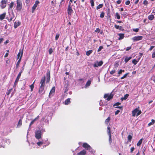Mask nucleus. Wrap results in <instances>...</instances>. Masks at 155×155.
I'll list each match as a JSON object with an SVG mask.
<instances>
[{"label": "nucleus", "mask_w": 155, "mask_h": 155, "mask_svg": "<svg viewBox=\"0 0 155 155\" xmlns=\"http://www.w3.org/2000/svg\"><path fill=\"white\" fill-rule=\"evenodd\" d=\"M114 95L111 93L110 94H107V101H109L113 97Z\"/></svg>", "instance_id": "dca6fc26"}, {"label": "nucleus", "mask_w": 155, "mask_h": 155, "mask_svg": "<svg viewBox=\"0 0 155 155\" xmlns=\"http://www.w3.org/2000/svg\"><path fill=\"white\" fill-rule=\"evenodd\" d=\"M21 24V23L18 21L17 23L16 22H15L14 23V26L15 28H16L18 26H19Z\"/></svg>", "instance_id": "aec40b11"}, {"label": "nucleus", "mask_w": 155, "mask_h": 155, "mask_svg": "<svg viewBox=\"0 0 155 155\" xmlns=\"http://www.w3.org/2000/svg\"><path fill=\"white\" fill-rule=\"evenodd\" d=\"M104 103L102 100L100 101V106H103L104 105Z\"/></svg>", "instance_id": "de8ad7c7"}, {"label": "nucleus", "mask_w": 155, "mask_h": 155, "mask_svg": "<svg viewBox=\"0 0 155 155\" xmlns=\"http://www.w3.org/2000/svg\"><path fill=\"white\" fill-rule=\"evenodd\" d=\"M23 49H20L19 51L17 54V59H19L20 57H21V58L23 55Z\"/></svg>", "instance_id": "f8f14e48"}, {"label": "nucleus", "mask_w": 155, "mask_h": 155, "mask_svg": "<svg viewBox=\"0 0 155 155\" xmlns=\"http://www.w3.org/2000/svg\"><path fill=\"white\" fill-rule=\"evenodd\" d=\"M124 70H122L121 69L119 71H118V74H120L122 73V72H124Z\"/></svg>", "instance_id": "8fccbe9b"}, {"label": "nucleus", "mask_w": 155, "mask_h": 155, "mask_svg": "<svg viewBox=\"0 0 155 155\" xmlns=\"http://www.w3.org/2000/svg\"><path fill=\"white\" fill-rule=\"evenodd\" d=\"M143 4L145 5H147L148 4V2L147 0H145L143 1Z\"/></svg>", "instance_id": "13d9d810"}, {"label": "nucleus", "mask_w": 155, "mask_h": 155, "mask_svg": "<svg viewBox=\"0 0 155 155\" xmlns=\"http://www.w3.org/2000/svg\"><path fill=\"white\" fill-rule=\"evenodd\" d=\"M7 51V52L6 53L5 55L4 56V57L5 58H6V57H8V52H9V50H8Z\"/></svg>", "instance_id": "864d4df0"}, {"label": "nucleus", "mask_w": 155, "mask_h": 155, "mask_svg": "<svg viewBox=\"0 0 155 155\" xmlns=\"http://www.w3.org/2000/svg\"><path fill=\"white\" fill-rule=\"evenodd\" d=\"M39 118V116H37L35 118L34 120H35V121H36L37 120H38Z\"/></svg>", "instance_id": "e2e57ef3"}, {"label": "nucleus", "mask_w": 155, "mask_h": 155, "mask_svg": "<svg viewBox=\"0 0 155 155\" xmlns=\"http://www.w3.org/2000/svg\"><path fill=\"white\" fill-rule=\"evenodd\" d=\"M154 46H151L149 49V50L150 51H151L152 50V49L154 48Z\"/></svg>", "instance_id": "338daca9"}, {"label": "nucleus", "mask_w": 155, "mask_h": 155, "mask_svg": "<svg viewBox=\"0 0 155 155\" xmlns=\"http://www.w3.org/2000/svg\"><path fill=\"white\" fill-rule=\"evenodd\" d=\"M103 4H99L98 5L97 7V9H98L100 8H102V7H103Z\"/></svg>", "instance_id": "e433bc0d"}, {"label": "nucleus", "mask_w": 155, "mask_h": 155, "mask_svg": "<svg viewBox=\"0 0 155 155\" xmlns=\"http://www.w3.org/2000/svg\"><path fill=\"white\" fill-rule=\"evenodd\" d=\"M143 140V138L141 139L137 143V146H140L142 143Z\"/></svg>", "instance_id": "c756f323"}, {"label": "nucleus", "mask_w": 155, "mask_h": 155, "mask_svg": "<svg viewBox=\"0 0 155 155\" xmlns=\"http://www.w3.org/2000/svg\"><path fill=\"white\" fill-rule=\"evenodd\" d=\"M45 86H40L38 90V93L40 94H44L45 93V91H44Z\"/></svg>", "instance_id": "4468645a"}, {"label": "nucleus", "mask_w": 155, "mask_h": 155, "mask_svg": "<svg viewBox=\"0 0 155 155\" xmlns=\"http://www.w3.org/2000/svg\"><path fill=\"white\" fill-rule=\"evenodd\" d=\"M130 1L129 0H128L126 2H125V4L126 5H129V4H130Z\"/></svg>", "instance_id": "603ef678"}, {"label": "nucleus", "mask_w": 155, "mask_h": 155, "mask_svg": "<svg viewBox=\"0 0 155 155\" xmlns=\"http://www.w3.org/2000/svg\"><path fill=\"white\" fill-rule=\"evenodd\" d=\"M86 153V151L84 150L81 151L77 154V155H85Z\"/></svg>", "instance_id": "2eb2a0df"}, {"label": "nucleus", "mask_w": 155, "mask_h": 155, "mask_svg": "<svg viewBox=\"0 0 155 155\" xmlns=\"http://www.w3.org/2000/svg\"><path fill=\"white\" fill-rule=\"evenodd\" d=\"M8 0H2L0 2V7L2 9H4L6 6V3Z\"/></svg>", "instance_id": "39448f33"}, {"label": "nucleus", "mask_w": 155, "mask_h": 155, "mask_svg": "<svg viewBox=\"0 0 155 155\" xmlns=\"http://www.w3.org/2000/svg\"><path fill=\"white\" fill-rule=\"evenodd\" d=\"M151 79L153 81L155 82V75L152 76L151 78Z\"/></svg>", "instance_id": "5fc2aeb1"}, {"label": "nucleus", "mask_w": 155, "mask_h": 155, "mask_svg": "<svg viewBox=\"0 0 155 155\" xmlns=\"http://www.w3.org/2000/svg\"><path fill=\"white\" fill-rule=\"evenodd\" d=\"M114 27L116 28L117 29H118L120 30H122L123 28L121 26H120L119 25H114Z\"/></svg>", "instance_id": "a878e982"}, {"label": "nucleus", "mask_w": 155, "mask_h": 155, "mask_svg": "<svg viewBox=\"0 0 155 155\" xmlns=\"http://www.w3.org/2000/svg\"><path fill=\"white\" fill-rule=\"evenodd\" d=\"M37 144L39 146H40L42 145L43 144V143L42 141H40L38 142L37 143Z\"/></svg>", "instance_id": "a18cd8bd"}, {"label": "nucleus", "mask_w": 155, "mask_h": 155, "mask_svg": "<svg viewBox=\"0 0 155 155\" xmlns=\"http://www.w3.org/2000/svg\"><path fill=\"white\" fill-rule=\"evenodd\" d=\"M34 82L33 83L30 85V87L31 88V91H32L33 90V89L34 87Z\"/></svg>", "instance_id": "a19ab883"}, {"label": "nucleus", "mask_w": 155, "mask_h": 155, "mask_svg": "<svg viewBox=\"0 0 155 155\" xmlns=\"http://www.w3.org/2000/svg\"><path fill=\"white\" fill-rule=\"evenodd\" d=\"M131 58H132V57H126L125 58L124 61H125V63H127L129 60H130Z\"/></svg>", "instance_id": "bb28decb"}, {"label": "nucleus", "mask_w": 155, "mask_h": 155, "mask_svg": "<svg viewBox=\"0 0 155 155\" xmlns=\"http://www.w3.org/2000/svg\"><path fill=\"white\" fill-rule=\"evenodd\" d=\"M14 5V2H11L10 4L9 5V8H12Z\"/></svg>", "instance_id": "72a5a7b5"}, {"label": "nucleus", "mask_w": 155, "mask_h": 155, "mask_svg": "<svg viewBox=\"0 0 155 155\" xmlns=\"http://www.w3.org/2000/svg\"><path fill=\"white\" fill-rule=\"evenodd\" d=\"M10 18H7V19L8 20V21L10 22L11 21H12L13 18H14V14L13 12H12V15H10Z\"/></svg>", "instance_id": "a211bd4d"}, {"label": "nucleus", "mask_w": 155, "mask_h": 155, "mask_svg": "<svg viewBox=\"0 0 155 155\" xmlns=\"http://www.w3.org/2000/svg\"><path fill=\"white\" fill-rule=\"evenodd\" d=\"M68 14L69 15H71L73 12L72 8L70 4H69L68 5V7L67 9Z\"/></svg>", "instance_id": "423d86ee"}, {"label": "nucleus", "mask_w": 155, "mask_h": 155, "mask_svg": "<svg viewBox=\"0 0 155 155\" xmlns=\"http://www.w3.org/2000/svg\"><path fill=\"white\" fill-rule=\"evenodd\" d=\"M22 118H20L18 122V124L17 125V127H20L22 125Z\"/></svg>", "instance_id": "6ab92c4d"}, {"label": "nucleus", "mask_w": 155, "mask_h": 155, "mask_svg": "<svg viewBox=\"0 0 155 155\" xmlns=\"http://www.w3.org/2000/svg\"><path fill=\"white\" fill-rule=\"evenodd\" d=\"M46 76L47 81H49L50 77V71L49 70H48L47 71L46 73Z\"/></svg>", "instance_id": "f3484780"}, {"label": "nucleus", "mask_w": 155, "mask_h": 155, "mask_svg": "<svg viewBox=\"0 0 155 155\" xmlns=\"http://www.w3.org/2000/svg\"><path fill=\"white\" fill-rule=\"evenodd\" d=\"M132 138V137L131 135H128L127 137V139L129 141H130L131 140Z\"/></svg>", "instance_id": "58836bf2"}, {"label": "nucleus", "mask_w": 155, "mask_h": 155, "mask_svg": "<svg viewBox=\"0 0 155 155\" xmlns=\"http://www.w3.org/2000/svg\"><path fill=\"white\" fill-rule=\"evenodd\" d=\"M39 3V2L37 0L35 1V4L33 6L32 8V12L33 13L35 10V9L37 7Z\"/></svg>", "instance_id": "1a4fd4ad"}, {"label": "nucleus", "mask_w": 155, "mask_h": 155, "mask_svg": "<svg viewBox=\"0 0 155 155\" xmlns=\"http://www.w3.org/2000/svg\"><path fill=\"white\" fill-rule=\"evenodd\" d=\"M115 16L117 17V19H120V15L117 12L116 13Z\"/></svg>", "instance_id": "f704fd0d"}, {"label": "nucleus", "mask_w": 155, "mask_h": 155, "mask_svg": "<svg viewBox=\"0 0 155 155\" xmlns=\"http://www.w3.org/2000/svg\"><path fill=\"white\" fill-rule=\"evenodd\" d=\"M141 113L140 110H139L138 108H136L132 111V114L133 117L138 116Z\"/></svg>", "instance_id": "f03ea898"}, {"label": "nucleus", "mask_w": 155, "mask_h": 155, "mask_svg": "<svg viewBox=\"0 0 155 155\" xmlns=\"http://www.w3.org/2000/svg\"><path fill=\"white\" fill-rule=\"evenodd\" d=\"M155 123V120L153 119L151 120V122L149 123L148 124V126H150L152 125L153 124Z\"/></svg>", "instance_id": "c85d7f7f"}, {"label": "nucleus", "mask_w": 155, "mask_h": 155, "mask_svg": "<svg viewBox=\"0 0 155 155\" xmlns=\"http://www.w3.org/2000/svg\"><path fill=\"white\" fill-rule=\"evenodd\" d=\"M128 96L129 95L128 94H126L124 95V97L122 98V100H123V99H124V100L126 99L128 97Z\"/></svg>", "instance_id": "79ce46f5"}, {"label": "nucleus", "mask_w": 155, "mask_h": 155, "mask_svg": "<svg viewBox=\"0 0 155 155\" xmlns=\"http://www.w3.org/2000/svg\"><path fill=\"white\" fill-rule=\"evenodd\" d=\"M134 147H132L130 149V152H131V153H132L133 152V151H134Z\"/></svg>", "instance_id": "680f3d73"}, {"label": "nucleus", "mask_w": 155, "mask_h": 155, "mask_svg": "<svg viewBox=\"0 0 155 155\" xmlns=\"http://www.w3.org/2000/svg\"><path fill=\"white\" fill-rule=\"evenodd\" d=\"M121 2V0H118L117 2V3L118 4H119Z\"/></svg>", "instance_id": "774afa93"}, {"label": "nucleus", "mask_w": 155, "mask_h": 155, "mask_svg": "<svg viewBox=\"0 0 155 155\" xmlns=\"http://www.w3.org/2000/svg\"><path fill=\"white\" fill-rule=\"evenodd\" d=\"M46 78L45 76H44V77H42L41 80L40 81V84L41 86H45V81Z\"/></svg>", "instance_id": "9b49d317"}, {"label": "nucleus", "mask_w": 155, "mask_h": 155, "mask_svg": "<svg viewBox=\"0 0 155 155\" xmlns=\"http://www.w3.org/2000/svg\"><path fill=\"white\" fill-rule=\"evenodd\" d=\"M154 18V15H149L148 17V18L150 20H152Z\"/></svg>", "instance_id": "7c9ffc66"}, {"label": "nucleus", "mask_w": 155, "mask_h": 155, "mask_svg": "<svg viewBox=\"0 0 155 155\" xmlns=\"http://www.w3.org/2000/svg\"><path fill=\"white\" fill-rule=\"evenodd\" d=\"M22 70H21L18 74V76L16 78V79L15 81V83L14 84V87H15L16 85L17 84V83L18 82L19 79L21 76V74L22 73Z\"/></svg>", "instance_id": "0eeeda50"}, {"label": "nucleus", "mask_w": 155, "mask_h": 155, "mask_svg": "<svg viewBox=\"0 0 155 155\" xmlns=\"http://www.w3.org/2000/svg\"><path fill=\"white\" fill-rule=\"evenodd\" d=\"M138 62V61L135 59L133 60L132 61V63L134 64L135 65H136L137 63Z\"/></svg>", "instance_id": "4c0bfd02"}, {"label": "nucleus", "mask_w": 155, "mask_h": 155, "mask_svg": "<svg viewBox=\"0 0 155 155\" xmlns=\"http://www.w3.org/2000/svg\"><path fill=\"white\" fill-rule=\"evenodd\" d=\"M17 6L16 9L17 11H20L22 7V5L21 0H17Z\"/></svg>", "instance_id": "f257e3e1"}, {"label": "nucleus", "mask_w": 155, "mask_h": 155, "mask_svg": "<svg viewBox=\"0 0 155 155\" xmlns=\"http://www.w3.org/2000/svg\"><path fill=\"white\" fill-rule=\"evenodd\" d=\"M120 111L119 110H117L115 112V115H117V114H118L119 112H120Z\"/></svg>", "instance_id": "69168bd1"}, {"label": "nucleus", "mask_w": 155, "mask_h": 155, "mask_svg": "<svg viewBox=\"0 0 155 155\" xmlns=\"http://www.w3.org/2000/svg\"><path fill=\"white\" fill-rule=\"evenodd\" d=\"M41 132L40 130H36L35 133V137L37 139H39L41 138Z\"/></svg>", "instance_id": "20e7f679"}, {"label": "nucleus", "mask_w": 155, "mask_h": 155, "mask_svg": "<svg viewBox=\"0 0 155 155\" xmlns=\"http://www.w3.org/2000/svg\"><path fill=\"white\" fill-rule=\"evenodd\" d=\"M104 12H102L100 16V17H101V18H103L104 17Z\"/></svg>", "instance_id": "49530a36"}, {"label": "nucleus", "mask_w": 155, "mask_h": 155, "mask_svg": "<svg viewBox=\"0 0 155 155\" xmlns=\"http://www.w3.org/2000/svg\"><path fill=\"white\" fill-rule=\"evenodd\" d=\"M70 98H68L66 99L64 101V104L65 105H68L71 103Z\"/></svg>", "instance_id": "4be33fe9"}, {"label": "nucleus", "mask_w": 155, "mask_h": 155, "mask_svg": "<svg viewBox=\"0 0 155 155\" xmlns=\"http://www.w3.org/2000/svg\"><path fill=\"white\" fill-rule=\"evenodd\" d=\"M103 48V47L102 46H100L97 50L98 52L100 51Z\"/></svg>", "instance_id": "09e8293b"}, {"label": "nucleus", "mask_w": 155, "mask_h": 155, "mask_svg": "<svg viewBox=\"0 0 155 155\" xmlns=\"http://www.w3.org/2000/svg\"><path fill=\"white\" fill-rule=\"evenodd\" d=\"M107 129L108 130V134L109 135V143L110 144H111L112 143V139L111 135L110 134V127H107Z\"/></svg>", "instance_id": "6e6552de"}, {"label": "nucleus", "mask_w": 155, "mask_h": 155, "mask_svg": "<svg viewBox=\"0 0 155 155\" xmlns=\"http://www.w3.org/2000/svg\"><path fill=\"white\" fill-rule=\"evenodd\" d=\"M90 2L91 4V5L92 7H93L94 6V0H91Z\"/></svg>", "instance_id": "ea45409f"}, {"label": "nucleus", "mask_w": 155, "mask_h": 155, "mask_svg": "<svg viewBox=\"0 0 155 155\" xmlns=\"http://www.w3.org/2000/svg\"><path fill=\"white\" fill-rule=\"evenodd\" d=\"M21 60V57H20L16 64V68L17 69L18 67Z\"/></svg>", "instance_id": "5701e85b"}, {"label": "nucleus", "mask_w": 155, "mask_h": 155, "mask_svg": "<svg viewBox=\"0 0 155 155\" xmlns=\"http://www.w3.org/2000/svg\"><path fill=\"white\" fill-rule=\"evenodd\" d=\"M83 147L86 149L89 150V151L92 152V148L87 143H84L82 145Z\"/></svg>", "instance_id": "7ed1b4c3"}, {"label": "nucleus", "mask_w": 155, "mask_h": 155, "mask_svg": "<svg viewBox=\"0 0 155 155\" xmlns=\"http://www.w3.org/2000/svg\"><path fill=\"white\" fill-rule=\"evenodd\" d=\"M139 30V28H134L133 29V31L135 32H138V31Z\"/></svg>", "instance_id": "3c124183"}, {"label": "nucleus", "mask_w": 155, "mask_h": 155, "mask_svg": "<svg viewBox=\"0 0 155 155\" xmlns=\"http://www.w3.org/2000/svg\"><path fill=\"white\" fill-rule=\"evenodd\" d=\"M49 53L50 54H51L53 52V50L52 48H50L48 51Z\"/></svg>", "instance_id": "c03bdc74"}, {"label": "nucleus", "mask_w": 155, "mask_h": 155, "mask_svg": "<svg viewBox=\"0 0 155 155\" xmlns=\"http://www.w3.org/2000/svg\"><path fill=\"white\" fill-rule=\"evenodd\" d=\"M6 15V13H4L0 15V20H2L4 19Z\"/></svg>", "instance_id": "412c9836"}, {"label": "nucleus", "mask_w": 155, "mask_h": 155, "mask_svg": "<svg viewBox=\"0 0 155 155\" xmlns=\"http://www.w3.org/2000/svg\"><path fill=\"white\" fill-rule=\"evenodd\" d=\"M39 118V116H37L35 118L34 120H35V121H36L37 120H38Z\"/></svg>", "instance_id": "0e129e2a"}, {"label": "nucleus", "mask_w": 155, "mask_h": 155, "mask_svg": "<svg viewBox=\"0 0 155 155\" xmlns=\"http://www.w3.org/2000/svg\"><path fill=\"white\" fill-rule=\"evenodd\" d=\"M91 84V81L90 80H88L87 82L86 85L85 86L86 87H88Z\"/></svg>", "instance_id": "2f4dec72"}, {"label": "nucleus", "mask_w": 155, "mask_h": 155, "mask_svg": "<svg viewBox=\"0 0 155 155\" xmlns=\"http://www.w3.org/2000/svg\"><path fill=\"white\" fill-rule=\"evenodd\" d=\"M35 122V120H33L30 123V125H29V126H31L34 123V122Z\"/></svg>", "instance_id": "bf43d9fd"}, {"label": "nucleus", "mask_w": 155, "mask_h": 155, "mask_svg": "<svg viewBox=\"0 0 155 155\" xmlns=\"http://www.w3.org/2000/svg\"><path fill=\"white\" fill-rule=\"evenodd\" d=\"M120 104V103L119 102H117L114 105V106H118Z\"/></svg>", "instance_id": "052dcab7"}, {"label": "nucleus", "mask_w": 155, "mask_h": 155, "mask_svg": "<svg viewBox=\"0 0 155 155\" xmlns=\"http://www.w3.org/2000/svg\"><path fill=\"white\" fill-rule=\"evenodd\" d=\"M131 46H130V47H127L126 49V51H129V50L130 49H131Z\"/></svg>", "instance_id": "4d7b16f0"}, {"label": "nucleus", "mask_w": 155, "mask_h": 155, "mask_svg": "<svg viewBox=\"0 0 155 155\" xmlns=\"http://www.w3.org/2000/svg\"><path fill=\"white\" fill-rule=\"evenodd\" d=\"M12 90V88L10 89L9 90L7 91L6 92V94L8 96V95L10 94Z\"/></svg>", "instance_id": "473e14b6"}, {"label": "nucleus", "mask_w": 155, "mask_h": 155, "mask_svg": "<svg viewBox=\"0 0 155 155\" xmlns=\"http://www.w3.org/2000/svg\"><path fill=\"white\" fill-rule=\"evenodd\" d=\"M129 74V73H127L126 74H125L123 77H121L120 78V79H123L126 78L127 76Z\"/></svg>", "instance_id": "c9c22d12"}, {"label": "nucleus", "mask_w": 155, "mask_h": 155, "mask_svg": "<svg viewBox=\"0 0 155 155\" xmlns=\"http://www.w3.org/2000/svg\"><path fill=\"white\" fill-rule=\"evenodd\" d=\"M103 64V62L102 61H100L99 62L97 61L94 64L93 66L94 67H98L101 66Z\"/></svg>", "instance_id": "9d476101"}, {"label": "nucleus", "mask_w": 155, "mask_h": 155, "mask_svg": "<svg viewBox=\"0 0 155 155\" xmlns=\"http://www.w3.org/2000/svg\"><path fill=\"white\" fill-rule=\"evenodd\" d=\"M55 87H54L52 88L50 91V93L49 94V95L50 96V95H51L52 93H54L55 92Z\"/></svg>", "instance_id": "393cba45"}, {"label": "nucleus", "mask_w": 155, "mask_h": 155, "mask_svg": "<svg viewBox=\"0 0 155 155\" xmlns=\"http://www.w3.org/2000/svg\"><path fill=\"white\" fill-rule=\"evenodd\" d=\"M143 36H137L134 37L132 38V40L134 41H137L141 40L142 39Z\"/></svg>", "instance_id": "ddd939ff"}, {"label": "nucleus", "mask_w": 155, "mask_h": 155, "mask_svg": "<svg viewBox=\"0 0 155 155\" xmlns=\"http://www.w3.org/2000/svg\"><path fill=\"white\" fill-rule=\"evenodd\" d=\"M93 52L92 50H90L87 51L86 53V54L87 56H89Z\"/></svg>", "instance_id": "cd10ccee"}, {"label": "nucleus", "mask_w": 155, "mask_h": 155, "mask_svg": "<svg viewBox=\"0 0 155 155\" xmlns=\"http://www.w3.org/2000/svg\"><path fill=\"white\" fill-rule=\"evenodd\" d=\"M100 31V29L99 28H97L96 29L95 31V32H96L99 33Z\"/></svg>", "instance_id": "6e6d98bb"}, {"label": "nucleus", "mask_w": 155, "mask_h": 155, "mask_svg": "<svg viewBox=\"0 0 155 155\" xmlns=\"http://www.w3.org/2000/svg\"><path fill=\"white\" fill-rule=\"evenodd\" d=\"M59 36L60 35L58 33L56 34L55 37V40H57L58 39V38H59Z\"/></svg>", "instance_id": "37998d69"}, {"label": "nucleus", "mask_w": 155, "mask_h": 155, "mask_svg": "<svg viewBox=\"0 0 155 155\" xmlns=\"http://www.w3.org/2000/svg\"><path fill=\"white\" fill-rule=\"evenodd\" d=\"M118 35L119 36V38H118L119 40L123 39L124 37V34H119Z\"/></svg>", "instance_id": "b1692460"}]
</instances>
